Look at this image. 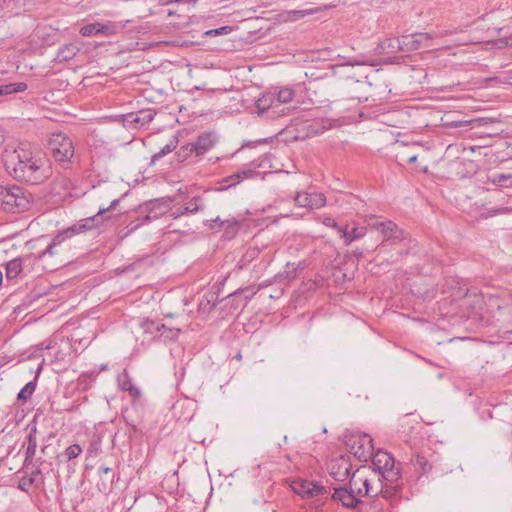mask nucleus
I'll return each mask as SVG.
<instances>
[{
    "mask_svg": "<svg viewBox=\"0 0 512 512\" xmlns=\"http://www.w3.org/2000/svg\"><path fill=\"white\" fill-rule=\"evenodd\" d=\"M2 161L7 173L16 180L30 184H39L50 175L46 160L32 151L30 144L7 146L2 154Z\"/></svg>",
    "mask_w": 512,
    "mask_h": 512,
    "instance_id": "nucleus-1",
    "label": "nucleus"
},
{
    "mask_svg": "<svg viewBox=\"0 0 512 512\" xmlns=\"http://www.w3.org/2000/svg\"><path fill=\"white\" fill-rule=\"evenodd\" d=\"M350 488L356 487V494L361 497H377L381 495L385 499L394 500L399 496L400 486L386 482L379 472H371L362 475L359 471L353 473L349 480Z\"/></svg>",
    "mask_w": 512,
    "mask_h": 512,
    "instance_id": "nucleus-2",
    "label": "nucleus"
},
{
    "mask_svg": "<svg viewBox=\"0 0 512 512\" xmlns=\"http://www.w3.org/2000/svg\"><path fill=\"white\" fill-rule=\"evenodd\" d=\"M295 92L291 88H282L277 94L265 93L255 102V113L265 119H276L286 114L282 105L293 100Z\"/></svg>",
    "mask_w": 512,
    "mask_h": 512,
    "instance_id": "nucleus-3",
    "label": "nucleus"
},
{
    "mask_svg": "<svg viewBox=\"0 0 512 512\" xmlns=\"http://www.w3.org/2000/svg\"><path fill=\"white\" fill-rule=\"evenodd\" d=\"M32 196L20 186L0 185V208L9 213H20L30 207Z\"/></svg>",
    "mask_w": 512,
    "mask_h": 512,
    "instance_id": "nucleus-4",
    "label": "nucleus"
},
{
    "mask_svg": "<svg viewBox=\"0 0 512 512\" xmlns=\"http://www.w3.org/2000/svg\"><path fill=\"white\" fill-rule=\"evenodd\" d=\"M371 459L374 467L371 472H379L386 482L397 484L401 477V470L395 466V460L390 453L378 450L376 453L373 452Z\"/></svg>",
    "mask_w": 512,
    "mask_h": 512,
    "instance_id": "nucleus-5",
    "label": "nucleus"
},
{
    "mask_svg": "<svg viewBox=\"0 0 512 512\" xmlns=\"http://www.w3.org/2000/svg\"><path fill=\"white\" fill-rule=\"evenodd\" d=\"M48 149L54 160L64 166L71 162L75 153L72 140L62 132L53 133L50 136Z\"/></svg>",
    "mask_w": 512,
    "mask_h": 512,
    "instance_id": "nucleus-6",
    "label": "nucleus"
},
{
    "mask_svg": "<svg viewBox=\"0 0 512 512\" xmlns=\"http://www.w3.org/2000/svg\"><path fill=\"white\" fill-rule=\"evenodd\" d=\"M416 34H393L379 44V51L383 54H395L397 52H409L417 49L416 41L413 40Z\"/></svg>",
    "mask_w": 512,
    "mask_h": 512,
    "instance_id": "nucleus-7",
    "label": "nucleus"
},
{
    "mask_svg": "<svg viewBox=\"0 0 512 512\" xmlns=\"http://www.w3.org/2000/svg\"><path fill=\"white\" fill-rule=\"evenodd\" d=\"M290 486L302 498H314L327 493L324 486L306 479H295L291 482Z\"/></svg>",
    "mask_w": 512,
    "mask_h": 512,
    "instance_id": "nucleus-8",
    "label": "nucleus"
},
{
    "mask_svg": "<svg viewBox=\"0 0 512 512\" xmlns=\"http://www.w3.org/2000/svg\"><path fill=\"white\" fill-rule=\"evenodd\" d=\"M294 203L301 208L320 209L326 205V197L320 192L300 191L296 193Z\"/></svg>",
    "mask_w": 512,
    "mask_h": 512,
    "instance_id": "nucleus-9",
    "label": "nucleus"
},
{
    "mask_svg": "<svg viewBox=\"0 0 512 512\" xmlns=\"http://www.w3.org/2000/svg\"><path fill=\"white\" fill-rule=\"evenodd\" d=\"M119 204V199L115 198L111 201L110 206L103 208L100 207L97 214L88 218L81 219L77 224L70 227V231L74 235L91 230L99 225V217L104 215L106 212L114 209Z\"/></svg>",
    "mask_w": 512,
    "mask_h": 512,
    "instance_id": "nucleus-10",
    "label": "nucleus"
},
{
    "mask_svg": "<svg viewBox=\"0 0 512 512\" xmlns=\"http://www.w3.org/2000/svg\"><path fill=\"white\" fill-rule=\"evenodd\" d=\"M195 44H196V42H194V41L186 40L180 36H177L174 39H169V40H159V41H152V42L136 41L134 44L129 45L128 50H130V51L147 50V49H150L153 47L163 46V45L189 47V46H192Z\"/></svg>",
    "mask_w": 512,
    "mask_h": 512,
    "instance_id": "nucleus-11",
    "label": "nucleus"
},
{
    "mask_svg": "<svg viewBox=\"0 0 512 512\" xmlns=\"http://www.w3.org/2000/svg\"><path fill=\"white\" fill-rule=\"evenodd\" d=\"M142 326L146 332L156 333V336L163 340H174L180 333V329L178 328H170L152 320H146L143 322Z\"/></svg>",
    "mask_w": 512,
    "mask_h": 512,
    "instance_id": "nucleus-12",
    "label": "nucleus"
},
{
    "mask_svg": "<svg viewBox=\"0 0 512 512\" xmlns=\"http://www.w3.org/2000/svg\"><path fill=\"white\" fill-rule=\"evenodd\" d=\"M332 498L335 501L341 502L342 505L347 508H355L360 503V496H358V494H356V487L334 488Z\"/></svg>",
    "mask_w": 512,
    "mask_h": 512,
    "instance_id": "nucleus-13",
    "label": "nucleus"
},
{
    "mask_svg": "<svg viewBox=\"0 0 512 512\" xmlns=\"http://www.w3.org/2000/svg\"><path fill=\"white\" fill-rule=\"evenodd\" d=\"M124 126L128 128H140L150 123L154 114L150 110H141L121 116Z\"/></svg>",
    "mask_w": 512,
    "mask_h": 512,
    "instance_id": "nucleus-14",
    "label": "nucleus"
},
{
    "mask_svg": "<svg viewBox=\"0 0 512 512\" xmlns=\"http://www.w3.org/2000/svg\"><path fill=\"white\" fill-rule=\"evenodd\" d=\"M129 20L94 22L80 28L79 32H117L125 27Z\"/></svg>",
    "mask_w": 512,
    "mask_h": 512,
    "instance_id": "nucleus-15",
    "label": "nucleus"
},
{
    "mask_svg": "<svg viewBox=\"0 0 512 512\" xmlns=\"http://www.w3.org/2000/svg\"><path fill=\"white\" fill-rule=\"evenodd\" d=\"M380 233L383 237V242L380 247H384L386 242L396 244L405 239V233L393 221L385 220V225L381 227Z\"/></svg>",
    "mask_w": 512,
    "mask_h": 512,
    "instance_id": "nucleus-16",
    "label": "nucleus"
},
{
    "mask_svg": "<svg viewBox=\"0 0 512 512\" xmlns=\"http://www.w3.org/2000/svg\"><path fill=\"white\" fill-rule=\"evenodd\" d=\"M216 139L213 133H203L199 135L196 141L192 142V149L196 156H202L208 152L215 144Z\"/></svg>",
    "mask_w": 512,
    "mask_h": 512,
    "instance_id": "nucleus-17",
    "label": "nucleus"
},
{
    "mask_svg": "<svg viewBox=\"0 0 512 512\" xmlns=\"http://www.w3.org/2000/svg\"><path fill=\"white\" fill-rule=\"evenodd\" d=\"M350 464L343 458L332 461L330 464V475L336 481H344L350 476Z\"/></svg>",
    "mask_w": 512,
    "mask_h": 512,
    "instance_id": "nucleus-18",
    "label": "nucleus"
},
{
    "mask_svg": "<svg viewBox=\"0 0 512 512\" xmlns=\"http://www.w3.org/2000/svg\"><path fill=\"white\" fill-rule=\"evenodd\" d=\"M374 447L372 438L369 435H364L359 439V445L354 451V455L363 462L368 461L373 455Z\"/></svg>",
    "mask_w": 512,
    "mask_h": 512,
    "instance_id": "nucleus-19",
    "label": "nucleus"
},
{
    "mask_svg": "<svg viewBox=\"0 0 512 512\" xmlns=\"http://www.w3.org/2000/svg\"><path fill=\"white\" fill-rule=\"evenodd\" d=\"M204 209L203 201L200 197H194L189 202L186 203L184 207L177 208L170 213V216L174 219L179 218L180 216L190 213L195 214Z\"/></svg>",
    "mask_w": 512,
    "mask_h": 512,
    "instance_id": "nucleus-20",
    "label": "nucleus"
},
{
    "mask_svg": "<svg viewBox=\"0 0 512 512\" xmlns=\"http://www.w3.org/2000/svg\"><path fill=\"white\" fill-rule=\"evenodd\" d=\"M332 7H333V5H331V4H325V5H321V6L313 7V8L291 10V11L287 12L286 20H288V21H297V20H299L301 18H304L306 16L315 15V14H318L320 12L329 10Z\"/></svg>",
    "mask_w": 512,
    "mask_h": 512,
    "instance_id": "nucleus-21",
    "label": "nucleus"
},
{
    "mask_svg": "<svg viewBox=\"0 0 512 512\" xmlns=\"http://www.w3.org/2000/svg\"><path fill=\"white\" fill-rule=\"evenodd\" d=\"M29 434L27 436V448L25 451V462L32 461L37 449V424L35 419L28 424Z\"/></svg>",
    "mask_w": 512,
    "mask_h": 512,
    "instance_id": "nucleus-22",
    "label": "nucleus"
},
{
    "mask_svg": "<svg viewBox=\"0 0 512 512\" xmlns=\"http://www.w3.org/2000/svg\"><path fill=\"white\" fill-rule=\"evenodd\" d=\"M98 474L100 477V480L97 483L99 491L102 493L109 492L115 479L114 471L110 467H100L98 469Z\"/></svg>",
    "mask_w": 512,
    "mask_h": 512,
    "instance_id": "nucleus-23",
    "label": "nucleus"
},
{
    "mask_svg": "<svg viewBox=\"0 0 512 512\" xmlns=\"http://www.w3.org/2000/svg\"><path fill=\"white\" fill-rule=\"evenodd\" d=\"M499 318L510 331H512V294L508 295L502 305L498 306Z\"/></svg>",
    "mask_w": 512,
    "mask_h": 512,
    "instance_id": "nucleus-24",
    "label": "nucleus"
},
{
    "mask_svg": "<svg viewBox=\"0 0 512 512\" xmlns=\"http://www.w3.org/2000/svg\"><path fill=\"white\" fill-rule=\"evenodd\" d=\"M74 236V233L72 231H70V227L59 232L56 236H54V238L52 239L51 243L47 246V248L42 251L41 253L38 254L37 258L38 259H41L43 258L46 254L52 256L54 255V248L56 246H59L61 243H63L66 239L70 238Z\"/></svg>",
    "mask_w": 512,
    "mask_h": 512,
    "instance_id": "nucleus-25",
    "label": "nucleus"
},
{
    "mask_svg": "<svg viewBox=\"0 0 512 512\" xmlns=\"http://www.w3.org/2000/svg\"><path fill=\"white\" fill-rule=\"evenodd\" d=\"M159 215L160 214L157 213L154 210V208H151L145 216H143L141 218L139 217L136 220L131 221L128 224L127 228L129 230V232H132V231L136 230L137 228H139L140 226L150 223L152 220L157 219L159 217Z\"/></svg>",
    "mask_w": 512,
    "mask_h": 512,
    "instance_id": "nucleus-26",
    "label": "nucleus"
},
{
    "mask_svg": "<svg viewBox=\"0 0 512 512\" xmlns=\"http://www.w3.org/2000/svg\"><path fill=\"white\" fill-rule=\"evenodd\" d=\"M23 269L22 258H15L6 264V278L13 280L19 276Z\"/></svg>",
    "mask_w": 512,
    "mask_h": 512,
    "instance_id": "nucleus-27",
    "label": "nucleus"
},
{
    "mask_svg": "<svg viewBox=\"0 0 512 512\" xmlns=\"http://www.w3.org/2000/svg\"><path fill=\"white\" fill-rule=\"evenodd\" d=\"M204 225L208 226L211 229H214L216 227L233 228L238 225V221L235 219L222 220L220 217H216L214 219L204 221Z\"/></svg>",
    "mask_w": 512,
    "mask_h": 512,
    "instance_id": "nucleus-28",
    "label": "nucleus"
},
{
    "mask_svg": "<svg viewBox=\"0 0 512 512\" xmlns=\"http://www.w3.org/2000/svg\"><path fill=\"white\" fill-rule=\"evenodd\" d=\"M411 463L414 466L415 470L421 474L428 473L432 468L431 464L427 461V459L424 456L418 454L411 459Z\"/></svg>",
    "mask_w": 512,
    "mask_h": 512,
    "instance_id": "nucleus-29",
    "label": "nucleus"
},
{
    "mask_svg": "<svg viewBox=\"0 0 512 512\" xmlns=\"http://www.w3.org/2000/svg\"><path fill=\"white\" fill-rule=\"evenodd\" d=\"M489 180L492 184L504 188H512V174L498 173L492 175Z\"/></svg>",
    "mask_w": 512,
    "mask_h": 512,
    "instance_id": "nucleus-30",
    "label": "nucleus"
},
{
    "mask_svg": "<svg viewBox=\"0 0 512 512\" xmlns=\"http://www.w3.org/2000/svg\"><path fill=\"white\" fill-rule=\"evenodd\" d=\"M177 145H178V139L176 137H172L169 140V142L159 152L155 153L152 156V159H151L152 163H155L156 161H158L165 155L171 153L173 150L176 149Z\"/></svg>",
    "mask_w": 512,
    "mask_h": 512,
    "instance_id": "nucleus-31",
    "label": "nucleus"
},
{
    "mask_svg": "<svg viewBox=\"0 0 512 512\" xmlns=\"http://www.w3.org/2000/svg\"><path fill=\"white\" fill-rule=\"evenodd\" d=\"M36 380H37V377L35 378L34 381H30L28 382L21 390L20 392L18 393L17 395V399L19 401H27L28 399H30V397L32 396V394L35 392L36 390Z\"/></svg>",
    "mask_w": 512,
    "mask_h": 512,
    "instance_id": "nucleus-32",
    "label": "nucleus"
},
{
    "mask_svg": "<svg viewBox=\"0 0 512 512\" xmlns=\"http://www.w3.org/2000/svg\"><path fill=\"white\" fill-rule=\"evenodd\" d=\"M120 386L122 390L128 391L131 396L135 398L140 396V390L132 383L126 372L124 373V379L120 382Z\"/></svg>",
    "mask_w": 512,
    "mask_h": 512,
    "instance_id": "nucleus-33",
    "label": "nucleus"
},
{
    "mask_svg": "<svg viewBox=\"0 0 512 512\" xmlns=\"http://www.w3.org/2000/svg\"><path fill=\"white\" fill-rule=\"evenodd\" d=\"M3 95H9L13 93L23 92L27 89V84L24 82L9 83L1 85Z\"/></svg>",
    "mask_w": 512,
    "mask_h": 512,
    "instance_id": "nucleus-34",
    "label": "nucleus"
},
{
    "mask_svg": "<svg viewBox=\"0 0 512 512\" xmlns=\"http://www.w3.org/2000/svg\"><path fill=\"white\" fill-rule=\"evenodd\" d=\"M366 230L364 227H354L352 228L348 236L346 237V246L350 245L354 240L361 239L365 236Z\"/></svg>",
    "mask_w": 512,
    "mask_h": 512,
    "instance_id": "nucleus-35",
    "label": "nucleus"
},
{
    "mask_svg": "<svg viewBox=\"0 0 512 512\" xmlns=\"http://www.w3.org/2000/svg\"><path fill=\"white\" fill-rule=\"evenodd\" d=\"M82 452V448L79 444H72L64 451V456L68 461L78 457Z\"/></svg>",
    "mask_w": 512,
    "mask_h": 512,
    "instance_id": "nucleus-36",
    "label": "nucleus"
},
{
    "mask_svg": "<svg viewBox=\"0 0 512 512\" xmlns=\"http://www.w3.org/2000/svg\"><path fill=\"white\" fill-rule=\"evenodd\" d=\"M193 144L192 142L191 143H187L185 145H183L179 151L177 152V156L178 158L181 160V161H184L186 160L188 157H190L192 154H195L194 150L192 149Z\"/></svg>",
    "mask_w": 512,
    "mask_h": 512,
    "instance_id": "nucleus-37",
    "label": "nucleus"
},
{
    "mask_svg": "<svg viewBox=\"0 0 512 512\" xmlns=\"http://www.w3.org/2000/svg\"><path fill=\"white\" fill-rule=\"evenodd\" d=\"M259 173L252 169H244L240 172L235 173L234 175L230 176L229 179H248L253 178L254 176H257Z\"/></svg>",
    "mask_w": 512,
    "mask_h": 512,
    "instance_id": "nucleus-38",
    "label": "nucleus"
},
{
    "mask_svg": "<svg viewBox=\"0 0 512 512\" xmlns=\"http://www.w3.org/2000/svg\"><path fill=\"white\" fill-rule=\"evenodd\" d=\"M55 186H59L64 190H68L72 187V182L69 178L61 176L55 180Z\"/></svg>",
    "mask_w": 512,
    "mask_h": 512,
    "instance_id": "nucleus-39",
    "label": "nucleus"
},
{
    "mask_svg": "<svg viewBox=\"0 0 512 512\" xmlns=\"http://www.w3.org/2000/svg\"><path fill=\"white\" fill-rule=\"evenodd\" d=\"M471 122L476 124L477 126H481V125H487L488 123L494 122V119L488 118V117H481V118L474 119Z\"/></svg>",
    "mask_w": 512,
    "mask_h": 512,
    "instance_id": "nucleus-40",
    "label": "nucleus"
},
{
    "mask_svg": "<svg viewBox=\"0 0 512 512\" xmlns=\"http://www.w3.org/2000/svg\"><path fill=\"white\" fill-rule=\"evenodd\" d=\"M33 483V479L32 478H23L20 482H19V489L23 490V491H26L27 488L29 486H31Z\"/></svg>",
    "mask_w": 512,
    "mask_h": 512,
    "instance_id": "nucleus-41",
    "label": "nucleus"
},
{
    "mask_svg": "<svg viewBox=\"0 0 512 512\" xmlns=\"http://www.w3.org/2000/svg\"><path fill=\"white\" fill-rule=\"evenodd\" d=\"M323 224L327 227H331V228H338V224L337 222L332 218V217H325L323 219Z\"/></svg>",
    "mask_w": 512,
    "mask_h": 512,
    "instance_id": "nucleus-42",
    "label": "nucleus"
},
{
    "mask_svg": "<svg viewBox=\"0 0 512 512\" xmlns=\"http://www.w3.org/2000/svg\"><path fill=\"white\" fill-rule=\"evenodd\" d=\"M335 230H337V232L341 235V237L346 242V237L348 236V233H349L347 227H341L338 225V228H335Z\"/></svg>",
    "mask_w": 512,
    "mask_h": 512,
    "instance_id": "nucleus-43",
    "label": "nucleus"
},
{
    "mask_svg": "<svg viewBox=\"0 0 512 512\" xmlns=\"http://www.w3.org/2000/svg\"><path fill=\"white\" fill-rule=\"evenodd\" d=\"M163 3H193L195 4L198 0H161Z\"/></svg>",
    "mask_w": 512,
    "mask_h": 512,
    "instance_id": "nucleus-44",
    "label": "nucleus"
},
{
    "mask_svg": "<svg viewBox=\"0 0 512 512\" xmlns=\"http://www.w3.org/2000/svg\"><path fill=\"white\" fill-rule=\"evenodd\" d=\"M385 225V221H376V222H373L370 224V226L377 230V231H381V227Z\"/></svg>",
    "mask_w": 512,
    "mask_h": 512,
    "instance_id": "nucleus-45",
    "label": "nucleus"
},
{
    "mask_svg": "<svg viewBox=\"0 0 512 512\" xmlns=\"http://www.w3.org/2000/svg\"><path fill=\"white\" fill-rule=\"evenodd\" d=\"M228 29H230V28L227 26H223V27H219V28L209 29V30H206L205 32H229Z\"/></svg>",
    "mask_w": 512,
    "mask_h": 512,
    "instance_id": "nucleus-46",
    "label": "nucleus"
},
{
    "mask_svg": "<svg viewBox=\"0 0 512 512\" xmlns=\"http://www.w3.org/2000/svg\"><path fill=\"white\" fill-rule=\"evenodd\" d=\"M4 138H5L4 130H3V129H0V144H2V143H3Z\"/></svg>",
    "mask_w": 512,
    "mask_h": 512,
    "instance_id": "nucleus-47",
    "label": "nucleus"
},
{
    "mask_svg": "<svg viewBox=\"0 0 512 512\" xmlns=\"http://www.w3.org/2000/svg\"><path fill=\"white\" fill-rule=\"evenodd\" d=\"M416 160H417V156L416 155L410 156L408 158V162L409 163H414V162H416Z\"/></svg>",
    "mask_w": 512,
    "mask_h": 512,
    "instance_id": "nucleus-48",
    "label": "nucleus"
},
{
    "mask_svg": "<svg viewBox=\"0 0 512 512\" xmlns=\"http://www.w3.org/2000/svg\"><path fill=\"white\" fill-rule=\"evenodd\" d=\"M254 294H255V292H251L250 294H247V296H245L246 301H249L253 297Z\"/></svg>",
    "mask_w": 512,
    "mask_h": 512,
    "instance_id": "nucleus-49",
    "label": "nucleus"
},
{
    "mask_svg": "<svg viewBox=\"0 0 512 512\" xmlns=\"http://www.w3.org/2000/svg\"><path fill=\"white\" fill-rule=\"evenodd\" d=\"M6 363V361L4 360V358H1L0 357V368Z\"/></svg>",
    "mask_w": 512,
    "mask_h": 512,
    "instance_id": "nucleus-50",
    "label": "nucleus"
},
{
    "mask_svg": "<svg viewBox=\"0 0 512 512\" xmlns=\"http://www.w3.org/2000/svg\"><path fill=\"white\" fill-rule=\"evenodd\" d=\"M92 452H94V449H92V447H90V448L88 449V454H89V455H92Z\"/></svg>",
    "mask_w": 512,
    "mask_h": 512,
    "instance_id": "nucleus-51",
    "label": "nucleus"
},
{
    "mask_svg": "<svg viewBox=\"0 0 512 512\" xmlns=\"http://www.w3.org/2000/svg\"><path fill=\"white\" fill-rule=\"evenodd\" d=\"M2 278H3V275H2V272L0 271V284L2 283Z\"/></svg>",
    "mask_w": 512,
    "mask_h": 512,
    "instance_id": "nucleus-52",
    "label": "nucleus"
},
{
    "mask_svg": "<svg viewBox=\"0 0 512 512\" xmlns=\"http://www.w3.org/2000/svg\"><path fill=\"white\" fill-rule=\"evenodd\" d=\"M289 279H293L295 277V275H290V276H287Z\"/></svg>",
    "mask_w": 512,
    "mask_h": 512,
    "instance_id": "nucleus-53",
    "label": "nucleus"
},
{
    "mask_svg": "<svg viewBox=\"0 0 512 512\" xmlns=\"http://www.w3.org/2000/svg\"><path fill=\"white\" fill-rule=\"evenodd\" d=\"M53 437H54V434H53V433H51V434L49 435L48 439H51V438H53Z\"/></svg>",
    "mask_w": 512,
    "mask_h": 512,
    "instance_id": "nucleus-54",
    "label": "nucleus"
},
{
    "mask_svg": "<svg viewBox=\"0 0 512 512\" xmlns=\"http://www.w3.org/2000/svg\"><path fill=\"white\" fill-rule=\"evenodd\" d=\"M356 254H358L359 256H362V252L356 251Z\"/></svg>",
    "mask_w": 512,
    "mask_h": 512,
    "instance_id": "nucleus-55",
    "label": "nucleus"
},
{
    "mask_svg": "<svg viewBox=\"0 0 512 512\" xmlns=\"http://www.w3.org/2000/svg\"><path fill=\"white\" fill-rule=\"evenodd\" d=\"M356 254H358L359 256H362V252L356 251Z\"/></svg>",
    "mask_w": 512,
    "mask_h": 512,
    "instance_id": "nucleus-56",
    "label": "nucleus"
},
{
    "mask_svg": "<svg viewBox=\"0 0 512 512\" xmlns=\"http://www.w3.org/2000/svg\"><path fill=\"white\" fill-rule=\"evenodd\" d=\"M3 95L2 87L0 86V96Z\"/></svg>",
    "mask_w": 512,
    "mask_h": 512,
    "instance_id": "nucleus-57",
    "label": "nucleus"
},
{
    "mask_svg": "<svg viewBox=\"0 0 512 512\" xmlns=\"http://www.w3.org/2000/svg\"><path fill=\"white\" fill-rule=\"evenodd\" d=\"M46 448H47V446H44V447L42 448V452H45Z\"/></svg>",
    "mask_w": 512,
    "mask_h": 512,
    "instance_id": "nucleus-58",
    "label": "nucleus"
},
{
    "mask_svg": "<svg viewBox=\"0 0 512 512\" xmlns=\"http://www.w3.org/2000/svg\"><path fill=\"white\" fill-rule=\"evenodd\" d=\"M0 2H5V0H0Z\"/></svg>",
    "mask_w": 512,
    "mask_h": 512,
    "instance_id": "nucleus-59",
    "label": "nucleus"
}]
</instances>
